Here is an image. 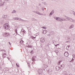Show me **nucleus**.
<instances>
[{"mask_svg": "<svg viewBox=\"0 0 75 75\" xmlns=\"http://www.w3.org/2000/svg\"><path fill=\"white\" fill-rule=\"evenodd\" d=\"M54 19L56 20L57 21H67V19H64V18H61L59 17H54Z\"/></svg>", "mask_w": 75, "mask_h": 75, "instance_id": "f257e3e1", "label": "nucleus"}, {"mask_svg": "<svg viewBox=\"0 0 75 75\" xmlns=\"http://www.w3.org/2000/svg\"><path fill=\"white\" fill-rule=\"evenodd\" d=\"M4 28L6 29V30H8L10 28V26L8 23H5L4 25Z\"/></svg>", "mask_w": 75, "mask_h": 75, "instance_id": "f03ea898", "label": "nucleus"}, {"mask_svg": "<svg viewBox=\"0 0 75 75\" xmlns=\"http://www.w3.org/2000/svg\"><path fill=\"white\" fill-rule=\"evenodd\" d=\"M4 70H5L7 73H12L11 71H10V70H9V69L7 68H5L4 69Z\"/></svg>", "mask_w": 75, "mask_h": 75, "instance_id": "7ed1b4c3", "label": "nucleus"}, {"mask_svg": "<svg viewBox=\"0 0 75 75\" xmlns=\"http://www.w3.org/2000/svg\"><path fill=\"white\" fill-rule=\"evenodd\" d=\"M10 34L8 33H4L3 34V36L4 37H7V36H9Z\"/></svg>", "mask_w": 75, "mask_h": 75, "instance_id": "20e7f679", "label": "nucleus"}, {"mask_svg": "<svg viewBox=\"0 0 75 75\" xmlns=\"http://www.w3.org/2000/svg\"><path fill=\"white\" fill-rule=\"evenodd\" d=\"M2 55L3 58H6V56H7V54H6V51H5L2 54Z\"/></svg>", "mask_w": 75, "mask_h": 75, "instance_id": "39448f33", "label": "nucleus"}, {"mask_svg": "<svg viewBox=\"0 0 75 75\" xmlns=\"http://www.w3.org/2000/svg\"><path fill=\"white\" fill-rule=\"evenodd\" d=\"M4 4V2H3L2 0H0V7L3 6Z\"/></svg>", "mask_w": 75, "mask_h": 75, "instance_id": "423d86ee", "label": "nucleus"}, {"mask_svg": "<svg viewBox=\"0 0 75 75\" xmlns=\"http://www.w3.org/2000/svg\"><path fill=\"white\" fill-rule=\"evenodd\" d=\"M64 55L65 57H68L69 55V53L68 52H65L64 54Z\"/></svg>", "mask_w": 75, "mask_h": 75, "instance_id": "0eeeda50", "label": "nucleus"}, {"mask_svg": "<svg viewBox=\"0 0 75 75\" xmlns=\"http://www.w3.org/2000/svg\"><path fill=\"white\" fill-rule=\"evenodd\" d=\"M21 33H22L23 35H25V34H26V31L23 29H22V30H21Z\"/></svg>", "mask_w": 75, "mask_h": 75, "instance_id": "6e6552de", "label": "nucleus"}, {"mask_svg": "<svg viewBox=\"0 0 75 75\" xmlns=\"http://www.w3.org/2000/svg\"><path fill=\"white\" fill-rule=\"evenodd\" d=\"M32 61L34 62V61H36V59H37V57L36 56H33L32 57Z\"/></svg>", "mask_w": 75, "mask_h": 75, "instance_id": "1a4fd4ad", "label": "nucleus"}, {"mask_svg": "<svg viewBox=\"0 0 75 75\" xmlns=\"http://www.w3.org/2000/svg\"><path fill=\"white\" fill-rule=\"evenodd\" d=\"M19 20L20 21H21V22H23V23H25V22H28V21L23 20L21 18Z\"/></svg>", "mask_w": 75, "mask_h": 75, "instance_id": "9d476101", "label": "nucleus"}, {"mask_svg": "<svg viewBox=\"0 0 75 75\" xmlns=\"http://www.w3.org/2000/svg\"><path fill=\"white\" fill-rule=\"evenodd\" d=\"M42 71H43V70L41 69H40L38 70V72L39 74H42Z\"/></svg>", "mask_w": 75, "mask_h": 75, "instance_id": "9b49d317", "label": "nucleus"}, {"mask_svg": "<svg viewBox=\"0 0 75 75\" xmlns=\"http://www.w3.org/2000/svg\"><path fill=\"white\" fill-rule=\"evenodd\" d=\"M2 18H4L5 20H7L8 19V17H7V15H3L2 16Z\"/></svg>", "mask_w": 75, "mask_h": 75, "instance_id": "f8f14e48", "label": "nucleus"}, {"mask_svg": "<svg viewBox=\"0 0 75 75\" xmlns=\"http://www.w3.org/2000/svg\"><path fill=\"white\" fill-rule=\"evenodd\" d=\"M48 74H49V75H51V74H52V71H51V70L48 69Z\"/></svg>", "mask_w": 75, "mask_h": 75, "instance_id": "ddd939ff", "label": "nucleus"}, {"mask_svg": "<svg viewBox=\"0 0 75 75\" xmlns=\"http://www.w3.org/2000/svg\"><path fill=\"white\" fill-rule=\"evenodd\" d=\"M61 67H59V66H57L56 67V71H59V69H61Z\"/></svg>", "mask_w": 75, "mask_h": 75, "instance_id": "4468645a", "label": "nucleus"}, {"mask_svg": "<svg viewBox=\"0 0 75 75\" xmlns=\"http://www.w3.org/2000/svg\"><path fill=\"white\" fill-rule=\"evenodd\" d=\"M40 41L41 42H44V41H45V40L43 38H42L40 39Z\"/></svg>", "mask_w": 75, "mask_h": 75, "instance_id": "2eb2a0df", "label": "nucleus"}, {"mask_svg": "<svg viewBox=\"0 0 75 75\" xmlns=\"http://www.w3.org/2000/svg\"><path fill=\"white\" fill-rule=\"evenodd\" d=\"M74 25L73 24H72L70 26L69 28V29H72V28H74Z\"/></svg>", "mask_w": 75, "mask_h": 75, "instance_id": "dca6fc26", "label": "nucleus"}, {"mask_svg": "<svg viewBox=\"0 0 75 75\" xmlns=\"http://www.w3.org/2000/svg\"><path fill=\"white\" fill-rule=\"evenodd\" d=\"M32 20L33 21H38L37 19H35L34 18L32 19Z\"/></svg>", "mask_w": 75, "mask_h": 75, "instance_id": "f3484780", "label": "nucleus"}, {"mask_svg": "<svg viewBox=\"0 0 75 75\" xmlns=\"http://www.w3.org/2000/svg\"><path fill=\"white\" fill-rule=\"evenodd\" d=\"M47 33V30H44L42 32V33H43L44 34H46Z\"/></svg>", "mask_w": 75, "mask_h": 75, "instance_id": "a211bd4d", "label": "nucleus"}, {"mask_svg": "<svg viewBox=\"0 0 75 75\" xmlns=\"http://www.w3.org/2000/svg\"><path fill=\"white\" fill-rule=\"evenodd\" d=\"M62 60H60L59 61L58 63V65H60V64H61V63H62Z\"/></svg>", "mask_w": 75, "mask_h": 75, "instance_id": "6ab92c4d", "label": "nucleus"}, {"mask_svg": "<svg viewBox=\"0 0 75 75\" xmlns=\"http://www.w3.org/2000/svg\"><path fill=\"white\" fill-rule=\"evenodd\" d=\"M26 47H27L28 48H32V47H33V46H32V45H28L27 46H26Z\"/></svg>", "mask_w": 75, "mask_h": 75, "instance_id": "aec40b11", "label": "nucleus"}, {"mask_svg": "<svg viewBox=\"0 0 75 75\" xmlns=\"http://www.w3.org/2000/svg\"><path fill=\"white\" fill-rule=\"evenodd\" d=\"M63 75H67L68 74L67 73L66 71H64L63 73Z\"/></svg>", "mask_w": 75, "mask_h": 75, "instance_id": "412c9836", "label": "nucleus"}, {"mask_svg": "<svg viewBox=\"0 0 75 75\" xmlns=\"http://www.w3.org/2000/svg\"><path fill=\"white\" fill-rule=\"evenodd\" d=\"M30 38H32L33 40H34L35 38H36V37H34L33 36H30Z\"/></svg>", "mask_w": 75, "mask_h": 75, "instance_id": "4be33fe9", "label": "nucleus"}, {"mask_svg": "<svg viewBox=\"0 0 75 75\" xmlns=\"http://www.w3.org/2000/svg\"><path fill=\"white\" fill-rule=\"evenodd\" d=\"M28 31H29V32H31V28H28Z\"/></svg>", "mask_w": 75, "mask_h": 75, "instance_id": "5701e85b", "label": "nucleus"}, {"mask_svg": "<svg viewBox=\"0 0 75 75\" xmlns=\"http://www.w3.org/2000/svg\"><path fill=\"white\" fill-rule=\"evenodd\" d=\"M13 19L14 20H18V17L14 18Z\"/></svg>", "mask_w": 75, "mask_h": 75, "instance_id": "b1692460", "label": "nucleus"}, {"mask_svg": "<svg viewBox=\"0 0 75 75\" xmlns=\"http://www.w3.org/2000/svg\"><path fill=\"white\" fill-rule=\"evenodd\" d=\"M36 14H39V15H42V14H41L40 13H39V12H38V11H37Z\"/></svg>", "mask_w": 75, "mask_h": 75, "instance_id": "393cba45", "label": "nucleus"}, {"mask_svg": "<svg viewBox=\"0 0 75 75\" xmlns=\"http://www.w3.org/2000/svg\"><path fill=\"white\" fill-rule=\"evenodd\" d=\"M52 42L53 44H55V43H56V41L54 40L52 41Z\"/></svg>", "mask_w": 75, "mask_h": 75, "instance_id": "a878e982", "label": "nucleus"}, {"mask_svg": "<svg viewBox=\"0 0 75 75\" xmlns=\"http://www.w3.org/2000/svg\"><path fill=\"white\" fill-rule=\"evenodd\" d=\"M61 67L62 68H64V64H62L61 65Z\"/></svg>", "mask_w": 75, "mask_h": 75, "instance_id": "bb28decb", "label": "nucleus"}, {"mask_svg": "<svg viewBox=\"0 0 75 75\" xmlns=\"http://www.w3.org/2000/svg\"><path fill=\"white\" fill-rule=\"evenodd\" d=\"M24 41H23V40H21L20 42V43L21 44H22L23 43V42H24Z\"/></svg>", "mask_w": 75, "mask_h": 75, "instance_id": "cd10ccee", "label": "nucleus"}, {"mask_svg": "<svg viewBox=\"0 0 75 75\" xmlns=\"http://www.w3.org/2000/svg\"><path fill=\"white\" fill-rule=\"evenodd\" d=\"M15 33L17 34H18V33H17V29H16L15 30Z\"/></svg>", "mask_w": 75, "mask_h": 75, "instance_id": "c85d7f7f", "label": "nucleus"}, {"mask_svg": "<svg viewBox=\"0 0 75 75\" xmlns=\"http://www.w3.org/2000/svg\"><path fill=\"white\" fill-rule=\"evenodd\" d=\"M71 13L72 14H74L75 16V12L73 11Z\"/></svg>", "mask_w": 75, "mask_h": 75, "instance_id": "c756f323", "label": "nucleus"}, {"mask_svg": "<svg viewBox=\"0 0 75 75\" xmlns=\"http://www.w3.org/2000/svg\"><path fill=\"white\" fill-rule=\"evenodd\" d=\"M67 40H71V39H70V37H68L67 38Z\"/></svg>", "mask_w": 75, "mask_h": 75, "instance_id": "7c9ffc66", "label": "nucleus"}, {"mask_svg": "<svg viewBox=\"0 0 75 75\" xmlns=\"http://www.w3.org/2000/svg\"><path fill=\"white\" fill-rule=\"evenodd\" d=\"M74 59H72L71 61H70V62H73V61H74Z\"/></svg>", "mask_w": 75, "mask_h": 75, "instance_id": "2f4dec72", "label": "nucleus"}, {"mask_svg": "<svg viewBox=\"0 0 75 75\" xmlns=\"http://www.w3.org/2000/svg\"><path fill=\"white\" fill-rule=\"evenodd\" d=\"M16 12V10H13L12 12V13H15Z\"/></svg>", "mask_w": 75, "mask_h": 75, "instance_id": "473e14b6", "label": "nucleus"}, {"mask_svg": "<svg viewBox=\"0 0 75 75\" xmlns=\"http://www.w3.org/2000/svg\"><path fill=\"white\" fill-rule=\"evenodd\" d=\"M51 12L52 14H54V10H52Z\"/></svg>", "mask_w": 75, "mask_h": 75, "instance_id": "72a5a7b5", "label": "nucleus"}, {"mask_svg": "<svg viewBox=\"0 0 75 75\" xmlns=\"http://www.w3.org/2000/svg\"><path fill=\"white\" fill-rule=\"evenodd\" d=\"M39 35V33H38L37 34H35V35H36V36H38V35Z\"/></svg>", "mask_w": 75, "mask_h": 75, "instance_id": "f704fd0d", "label": "nucleus"}, {"mask_svg": "<svg viewBox=\"0 0 75 75\" xmlns=\"http://www.w3.org/2000/svg\"><path fill=\"white\" fill-rule=\"evenodd\" d=\"M53 14V13H52L51 12H50L49 16H52V15Z\"/></svg>", "mask_w": 75, "mask_h": 75, "instance_id": "c9c22d12", "label": "nucleus"}, {"mask_svg": "<svg viewBox=\"0 0 75 75\" xmlns=\"http://www.w3.org/2000/svg\"><path fill=\"white\" fill-rule=\"evenodd\" d=\"M42 28H43V29H45V30L46 29V28H45V27H42Z\"/></svg>", "mask_w": 75, "mask_h": 75, "instance_id": "e433bc0d", "label": "nucleus"}, {"mask_svg": "<svg viewBox=\"0 0 75 75\" xmlns=\"http://www.w3.org/2000/svg\"><path fill=\"white\" fill-rule=\"evenodd\" d=\"M66 49H67V50H69V48H68V46L67 47Z\"/></svg>", "mask_w": 75, "mask_h": 75, "instance_id": "4c0bfd02", "label": "nucleus"}, {"mask_svg": "<svg viewBox=\"0 0 75 75\" xmlns=\"http://www.w3.org/2000/svg\"><path fill=\"white\" fill-rule=\"evenodd\" d=\"M28 67H30V63H28Z\"/></svg>", "mask_w": 75, "mask_h": 75, "instance_id": "58836bf2", "label": "nucleus"}, {"mask_svg": "<svg viewBox=\"0 0 75 75\" xmlns=\"http://www.w3.org/2000/svg\"><path fill=\"white\" fill-rule=\"evenodd\" d=\"M42 11H44V8L43 7L42 8Z\"/></svg>", "mask_w": 75, "mask_h": 75, "instance_id": "ea45409f", "label": "nucleus"}, {"mask_svg": "<svg viewBox=\"0 0 75 75\" xmlns=\"http://www.w3.org/2000/svg\"><path fill=\"white\" fill-rule=\"evenodd\" d=\"M47 35L48 37H50V35L49 34H47Z\"/></svg>", "mask_w": 75, "mask_h": 75, "instance_id": "a19ab883", "label": "nucleus"}, {"mask_svg": "<svg viewBox=\"0 0 75 75\" xmlns=\"http://www.w3.org/2000/svg\"><path fill=\"white\" fill-rule=\"evenodd\" d=\"M73 57L74 58H75V54L73 55Z\"/></svg>", "mask_w": 75, "mask_h": 75, "instance_id": "79ce46f5", "label": "nucleus"}, {"mask_svg": "<svg viewBox=\"0 0 75 75\" xmlns=\"http://www.w3.org/2000/svg\"><path fill=\"white\" fill-rule=\"evenodd\" d=\"M57 45H59V44H57L56 45H55V46H56V47H57Z\"/></svg>", "mask_w": 75, "mask_h": 75, "instance_id": "37998d69", "label": "nucleus"}, {"mask_svg": "<svg viewBox=\"0 0 75 75\" xmlns=\"http://www.w3.org/2000/svg\"><path fill=\"white\" fill-rule=\"evenodd\" d=\"M16 65L17 67H19V66L18 65V64L17 63L16 64Z\"/></svg>", "mask_w": 75, "mask_h": 75, "instance_id": "c03bdc74", "label": "nucleus"}, {"mask_svg": "<svg viewBox=\"0 0 75 75\" xmlns=\"http://www.w3.org/2000/svg\"><path fill=\"white\" fill-rule=\"evenodd\" d=\"M33 12H34V13H37V11H33Z\"/></svg>", "mask_w": 75, "mask_h": 75, "instance_id": "a18cd8bd", "label": "nucleus"}, {"mask_svg": "<svg viewBox=\"0 0 75 75\" xmlns=\"http://www.w3.org/2000/svg\"><path fill=\"white\" fill-rule=\"evenodd\" d=\"M33 50L31 51L30 52V54H32V53H33Z\"/></svg>", "mask_w": 75, "mask_h": 75, "instance_id": "49530a36", "label": "nucleus"}, {"mask_svg": "<svg viewBox=\"0 0 75 75\" xmlns=\"http://www.w3.org/2000/svg\"><path fill=\"white\" fill-rule=\"evenodd\" d=\"M44 4H45V5H46V4H47L45 2H44Z\"/></svg>", "mask_w": 75, "mask_h": 75, "instance_id": "de8ad7c7", "label": "nucleus"}, {"mask_svg": "<svg viewBox=\"0 0 75 75\" xmlns=\"http://www.w3.org/2000/svg\"><path fill=\"white\" fill-rule=\"evenodd\" d=\"M67 47H68V48H70V45H69V46H67Z\"/></svg>", "mask_w": 75, "mask_h": 75, "instance_id": "09e8293b", "label": "nucleus"}, {"mask_svg": "<svg viewBox=\"0 0 75 75\" xmlns=\"http://www.w3.org/2000/svg\"><path fill=\"white\" fill-rule=\"evenodd\" d=\"M9 44L10 45H11V43H10V42H9Z\"/></svg>", "mask_w": 75, "mask_h": 75, "instance_id": "8fccbe9b", "label": "nucleus"}, {"mask_svg": "<svg viewBox=\"0 0 75 75\" xmlns=\"http://www.w3.org/2000/svg\"><path fill=\"white\" fill-rule=\"evenodd\" d=\"M67 75H72L71 74H67Z\"/></svg>", "mask_w": 75, "mask_h": 75, "instance_id": "3c124183", "label": "nucleus"}, {"mask_svg": "<svg viewBox=\"0 0 75 75\" xmlns=\"http://www.w3.org/2000/svg\"><path fill=\"white\" fill-rule=\"evenodd\" d=\"M5 1H8V0H5Z\"/></svg>", "mask_w": 75, "mask_h": 75, "instance_id": "603ef678", "label": "nucleus"}, {"mask_svg": "<svg viewBox=\"0 0 75 75\" xmlns=\"http://www.w3.org/2000/svg\"><path fill=\"white\" fill-rule=\"evenodd\" d=\"M57 50H55V52H56V53L57 52Z\"/></svg>", "mask_w": 75, "mask_h": 75, "instance_id": "864d4df0", "label": "nucleus"}, {"mask_svg": "<svg viewBox=\"0 0 75 75\" xmlns=\"http://www.w3.org/2000/svg\"><path fill=\"white\" fill-rule=\"evenodd\" d=\"M59 38H58V39H59V36H58Z\"/></svg>", "mask_w": 75, "mask_h": 75, "instance_id": "5fc2aeb1", "label": "nucleus"}, {"mask_svg": "<svg viewBox=\"0 0 75 75\" xmlns=\"http://www.w3.org/2000/svg\"><path fill=\"white\" fill-rule=\"evenodd\" d=\"M39 6H41V4H39Z\"/></svg>", "mask_w": 75, "mask_h": 75, "instance_id": "6e6d98bb", "label": "nucleus"}, {"mask_svg": "<svg viewBox=\"0 0 75 75\" xmlns=\"http://www.w3.org/2000/svg\"><path fill=\"white\" fill-rule=\"evenodd\" d=\"M66 42H68V41H67Z\"/></svg>", "mask_w": 75, "mask_h": 75, "instance_id": "4d7b16f0", "label": "nucleus"}, {"mask_svg": "<svg viewBox=\"0 0 75 75\" xmlns=\"http://www.w3.org/2000/svg\"><path fill=\"white\" fill-rule=\"evenodd\" d=\"M44 2H42V4H44Z\"/></svg>", "mask_w": 75, "mask_h": 75, "instance_id": "13d9d810", "label": "nucleus"}, {"mask_svg": "<svg viewBox=\"0 0 75 75\" xmlns=\"http://www.w3.org/2000/svg\"><path fill=\"white\" fill-rule=\"evenodd\" d=\"M45 8V9H46V8Z\"/></svg>", "mask_w": 75, "mask_h": 75, "instance_id": "bf43d9fd", "label": "nucleus"}, {"mask_svg": "<svg viewBox=\"0 0 75 75\" xmlns=\"http://www.w3.org/2000/svg\"><path fill=\"white\" fill-rule=\"evenodd\" d=\"M42 0L43 1V0Z\"/></svg>", "mask_w": 75, "mask_h": 75, "instance_id": "052dcab7", "label": "nucleus"}]
</instances>
